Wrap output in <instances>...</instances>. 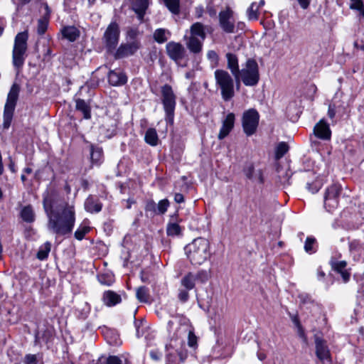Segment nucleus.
Masks as SVG:
<instances>
[{
	"instance_id": "6e6d98bb",
	"label": "nucleus",
	"mask_w": 364,
	"mask_h": 364,
	"mask_svg": "<svg viewBox=\"0 0 364 364\" xmlns=\"http://www.w3.org/2000/svg\"><path fill=\"white\" fill-rule=\"evenodd\" d=\"M336 115L335 106L330 105L328 110V116L330 119H333Z\"/></svg>"
},
{
	"instance_id": "6e6552de",
	"label": "nucleus",
	"mask_w": 364,
	"mask_h": 364,
	"mask_svg": "<svg viewBox=\"0 0 364 364\" xmlns=\"http://www.w3.org/2000/svg\"><path fill=\"white\" fill-rule=\"evenodd\" d=\"M161 100L164 109L166 114V119L171 122L173 119L174 110L176 107V95L172 87L165 85L161 87Z\"/></svg>"
},
{
	"instance_id": "1a4fd4ad",
	"label": "nucleus",
	"mask_w": 364,
	"mask_h": 364,
	"mask_svg": "<svg viewBox=\"0 0 364 364\" xmlns=\"http://www.w3.org/2000/svg\"><path fill=\"white\" fill-rule=\"evenodd\" d=\"M120 31L118 24L112 22L107 27L102 38L103 43L109 53H112L119 43Z\"/></svg>"
},
{
	"instance_id": "0e129e2a",
	"label": "nucleus",
	"mask_w": 364,
	"mask_h": 364,
	"mask_svg": "<svg viewBox=\"0 0 364 364\" xmlns=\"http://www.w3.org/2000/svg\"><path fill=\"white\" fill-rule=\"evenodd\" d=\"M208 11L211 16H214L216 14V11L215 10H212L210 6L208 7Z\"/></svg>"
},
{
	"instance_id": "e2e57ef3",
	"label": "nucleus",
	"mask_w": 364,
	"mask_h": 364,
	"mask_svg": "<svg viewBox=\"0 0 364 364\" xmlns=\"http://www.w3.org/2000/svg\"><path fill=\"white\" fill-rule=\"evenodd\" d=\"M325 274L322 271H320L319 269L318 270V278L319 279H321V278H323L324 277Z\"/></svg>"
},
{
	"instance_id": "e433bc0d",
	"label": "nucleus",
	"mask_w": 364,
	"mask_h": 364,
	"mask_svg": "<svg viewBox=\"0 0 364 364\" xmlns=\"http://www.w3.org/2000/svg\"><path fill=\"white\" fill-rule=\"evenodd\" d=\"M136 296L141 302L146 303L149 299V290L145 287H140L136 289Z\"/></svg>"
},
{
	"instance_id": "dca6fc26",
	"label": "nucleus",
	"mask_w": 364,
	"mask_h": 364,
	"mask_svg": "<svg viewBox=\"0 0 364 364\" xmlns=\"http://www.w3.org/2000/svg\"><path fill=\"white\" fill-rule=\"evenodd\" d=\"M314 133L316 137L323 140L330 139L331 135L329 126L323 119L314 126Z\"/></svg>"
},
{
	"instance_id": "c03bdc74",
	"label": "nucleus",
	"mask_w": 364,
	"mask_h": 364,
	"mask_svg": "<svg viewBox=\"0 0 364 364\" xmlns=\"http://www.w3.org/2000/svg\"><path fill=\"white\" fill-rule=\"evenodd\" d=\"M169 201L167 199L161 200L156 204V215H163L164 214L168 208L169 207Z\"/></svg>"
},
{
	"instance_id": "f03ea898",
	"label": "nucleus",
	"mask_w": 364,
	"mask_h": 364,
	"mask_svg": "<svg viewBox=\"0 0 364 364\" xmlns=\"http://www.w3.org/2000/svg\"><path fill=\"white\" fill-rule=\"evenodd\" d=\"M171 338L166 345V364H179L186 358L184 338H188V344L194 348L197 346V337L189 320L183 317H174L167 326Z\"/></svg>"
},
{
	"instance_id": "de8ad7c7",
	"label": "nucleus",
	"mask_w": 364,
	"mask_h": 364,
	"mask_svg": "<svg viewBox=\"0 0 364 364\" xmlns=\"http://www.w3.org/2000/svg\"><path fill=\"white\" fill-rule=\"evenodd\" d=\"M48 21L46 18H41L38 21L37 32L39 35L45 33L48 28Z\"/></svg>"
},
{
	"instance_id": "a878e982",
	"label": "nucleus",
	"mask_w": 364,
	"mask_h": 364,
	"mask_svg": "<svg viewBox=\"0 0 364 364\" xmlns=\"http://www.w3.org/2000/svg\"><path fill=\"white\" fill-rule=\"evenodd\" d=\"M204 40L195 37H189L186 43L187 48L193 53H198L202 50L203 42Z\"/></svg>"
},
{
	"instance_id": "5701e85b",
	"label": "nucleus",
	"mask_w": 364,
	"mask_h": 364,
	"mask_svg": "<svg viewBox=\"0 0 364 364\" xmlns=\"http://www.w3.org/2000/svg\"><path fill=\"white\" fill-rule=\"evenodd\" d=\"M85 208L92 213H99L102 210V204L97 198L89 196L85 202Z\"/></svg>"
},
{
	"instance_id": "79ce46f5",
	"label": "nucleus",
	"mask_w": 364,
	"mask_h": 364,
	"mask_svg": "<svg viewBox=\"0 0 364 364\" xmlns=\"http://www.w3.org/2000/svg\"><path fill=\"white\" fill-rule=\"evenodd\" d=\"M134 326L136 328V336L138 338L141 337L144 334V331L147 328V325L146 321L143 320L136 321L134 323Z\"/></svg>"
},
{
	"instance_id": "a19ab883",
	"label": "nucleus",
	"mask_w": 364,
	"mask_h": 364,
	"mask_svg": "<svg viewBox=\"0 0 364 364\" xmlns=\"http://www.w3.org/2000/svg\"><path fill=\"white\" fill-rule=\"evenodd\" d=\"M167 34H168V33L165 29L159 28L155 31V32L154 33V39L158 43H164L167 41V39H168Z\"/></svg>"
},
{
	"instance_id": "37998d69",
	"label": "nucleus",
	"mask_w": 364,
	"mask_h": 364,
	"mask_svg": "<svg viewBox=\"0 0 364 364\" xmlns=\"http://www.w3.org/2000/svg\"><path fill=\"white\" fill-rule=\"evenodd\" d=\"M166 6L173 14L179 12V0H164Z\"/></svg>"
},
{
	"instance_id": "c85d7f7f",
	"label": "nucleus",
	"mask_w": 364,
	"mask_h": 364,
	"mask_svg": "<svg viewBox=\"0 0 364 364\" xmlns=\"http://www.w3.org/2000/svg\"><path fill=\"white\" fill-rule=\"evenodd\" d=\"M144 140L146 144L151 146L158 145L159 136L156 130L154 128H149L145 133Z\"/></svg>"
},
{
	"instance_id": "c9c22d12",
	"label": "nucleus",
	"mask_w": 364,
	"mask_h": 364,
	"mask_svg": "<svg viewBox=\"0 0 364 364\" xmlns=\"http://www.w3.org/2000/svg\"><path fill=\"white\" fill-rule=\"evenodd\" d=\"M99 282L107 287L112 285L114 283V276L112 274L105 273L98 276Z\"/></svg>"
},
{
	"instance_id": "f257e3e1",
	"label": "nucleus",
	"mask_w": 364,
	"mask_h": 364,
	"mask_svg": "<svg viewBox=\"0 0 364 364\" xmlns=\"http://www.w3.org/2000/svg\"><path fill=\"white\" fill-rule=\"evenodd\" d=\"M43 205L48 218V229L54 234L65 235L72 232L75 223L74 203H58V194L55 191H46L43 195Z\"/></svg>"
},
{
	"instance_id": "680f3d73",
	"label": "nucleus",
	"mask_w": 364,
	"mask_h": 364,
	"mask_svg": "<svg viewBox=\"0 0 364 364\" xmlns=\"http://www.w3.org/2000/svg\"><path fill=\"white\" fill-rule=\"evenodd\" d=\"M23 173L25 174H30V173H32V169L31 168H29V167L25 168L23 169Z\"/></svg>"
},
{
	"instance_id": "aec40b11",
	"label": "nucleus",
	"mask_w": 364,
	"mask_h": 364,
	"mask_svg": "<svg viewBox=\"0 0 364 364\" xmlns=\"http://www.w3.org/2000/svg\"><path fill=\"white\" fill-rule=\"evenodd\" d=\"M102 301L107 306L112 307L119 304L122 301V297L117 292L107 290L103 293Z\"/></svg>"
},
{
	"instance_id": "bf43d9fd",
	"label": "nucleus",
	"mask_w": 364,
	"mask_h": 364,
	"mask_svg": "<svg viewBox=\"0 0 364 364\" xmlns=\"http://www.w3.org/2000/svg\"><path fill=\"white\" fill-rule=\"evenodd\" d=\"M150 356L154 360H158L161 358V354L156 350H151L150 351Z\"/></svg>"
},
{
	"instance_id": "39448f33",
	"label": "nucleus",
	"mask_w": 364,
	"mask_h": 364,
	"mask_svg": "<svg viewBox=\"0 0 364 364\" xmlns=\"http://www.w3.org/2000/svg\"><path fill=\"white\" fill-rule=\"evenodd\" d=\"M237 84L241 80L246 86H255L259 80L257 63L252 59L247 60L245 65L235 75Z\"/></svg>"
},
{
	"instance_id": "8fccbe9b",
	"label": "nucleus",
	"mask_w": 364,
	"mask_h": 364,
	"mask_svg": "<svg viewBox=\"0 0 364 364\" xmlns=\"http://www.w3.org/2000/svg\"><path fill=\"white\" fill-rule=\"evenodd\" d=\"M207 58L210 61L213 66H215L218 63V55L214 50H209L207 53Z\"/></svg>"
},
{
	"instance_id": "7c9ffc66",
	"label": "nucleus",
	"mask_w": 364,
	"mask_h": 364,
	"mask_svg": "<svg viewBox=\"0 0 364 364\" xmlns=\"http://www.w3.org/2000/svg\"><path fill=\"white\" fill-rule=\"evenodd\" d=\"M75 104L76 109L82 112L84 118L86 119H90L91 110L89 105L85 100L81 99L76 100Z\"/></svg>"
},
{
	"instance_id": "423d86ee",
	"label": "nucleus",
	"mask_w": 364,
	"mask_h": 364,
	"mask_svg": "<svg viewBox=\"0 0 364 364\" xmlns=\"http://www.w3.org/2000/svg\"><path fill=\"white\" fill-rule=\"evenodd\" d=\"M28 34L26 31L18 33L14 38V44L12 50V62L15 68H19L23 66L26 60L27 50V41Z\"/></svg>"
},
{
	"instance_id": "13d9d810",
	"label": "nucleus",
	"mask_w": 364,
	"mask_h": 364,
	"mask_svg": "<svg viewBox=\"0 0 364 364\" xmlns=\"http://www.w3.org/2000/svg\"><path fill=\"white\" fill-rule=\"evenodd\" d=\"M174 200L177 203H181L184 201L183 196L181 193H176L174 196Z\"/></svg>"
},
{
	"instance_id": "603ef678",
	"label": "nucleus",
	"mask_w": 364,
	"mask_h": 364,
	"mask_svg": "<svg viewBox=\"0 0 364 364\" xmlns=\"http://www.w3.org/2000/svg\"><path fill=\"white\" fill-rule=\"evenodd\" d=\"M106 364H123L122 360L115 355L109 356L107 360Z\"/></svg>"
},
{
	"instance_id": "412c9836",
	"label": "nucleus",
	"mask_w": 364,
	"mask_h": 364,
	"mask_svg": "<svg viewBox=\"0 0 364 364\" xmlns=\"http://www.w3.org/2000/svg\"><path fill=\"white\" fill-rule=\"evenodd\" d=\"M132 4L133 10L137 14L138 18L141 21L145 14V11L149 6L148 0H129Z\"/></svg>"
},
{
	"instance_id": "09e8293b",
	"label": "nucleus",
	"mask_w": 364,
	"mask_h": 364,
	"mask_svg": "<svg viewBox=\"0 0 364 364\" xmlns=\"http://www.w3.org/2000/svg\"><path fill=\"white\" fill-rule=\"evenodd\" d=\"M189 289H187L186 288L181 287L178 289V298L180 301L185 303L189 299Z\"/></svg>"
},
{
	"instance_id": "393cba45",
	"label": "nucleus",
	"mask_w": 364,
	"mask_h": 364,
	"mask_svg": "<svg viewBox=\"0 0 364 364\" xmlns=\"http://www.w3.org/2000/svg\"><path fill=\"white\" fill-rule=\"evenodd\" d=\"M347 263L346 261H337L333 264V268L342 277L344 282H348L350 273L346 269Z\"/></svg>"
},
{
	"instance_id": "f8f14e48",
	"label": "nucleus",
	"mask_w": 364,
	"mask_h": 364,
	"mask_svg": "<svg viewBox=\"0 0 364 364\" xmlns=\"http://www.w3.org/2000/svg\"><path fill=\"white\" fill-rule=\"evenodd\" d=\"M341 191V186L333 184L328 187L324 196V207L331 212L338 205V197Z\"/></svg>"
},
{
	"instance_id": "2eb2a0df",
	"label": "nucleus",
	"mask_w": 364,
	"mask_h": 364,
	"mask_svg": "<svg viewBox=\"0 0 364 364\" xmlns=\"http://www.w3.org/2000/svg\"><path fill=\"white\" fill-rule=\"evenodd\" d=\"M166 50L168 56L177 63L184 55L185 49L178 43L169 42L166 45Z\"/></svg>"
},
{
	"instance_id": "3c124183",
	"label": "nucleus",
	"mask_w": 364,
	"mask_h": 364,
	"mask_svg": "<svg viewBox=\"0 0 364 364\" xmlns=\"http://www.w3.org/2000/svg\"><path fill=\"white\" fill-rule=\"evenodd\" d=\"M145 210L146 212L156 215V203L153 200H148L145 206Z\"/></svg>"
},
{
	"instance_id": "0eeeda50",
	"label": "nucleus",
	"mask_w": 364,
	"mask_h": 364,
	"mask_svg": "<svg viewBox=\"0 0 364 364\" xmlns=\"http://www.w3.org/2000/svg\"><path fill=\"white\" fill-rule=\"evenodd\" d=\"M20 92V87L18 84L14 83L7 95L6 102L4 110L3 127L9 129L11 125L14 112L16 105Z\"/></svg>"
},
{
	"instance_id": "ddd939ff",
	"label": "nucleus",
	"mask_w": 364,
	"mask_h": 364,
	"mask_svg": "<svg viewBox=\"0 0 364 364\" xmlns=\"http://www.w3.org/2000/svg\"><path fill=\"white\" fill-rule=\"evenodd\" d=\"M141 44L138 40L127 41L122 43L117 49L112 53L116 59H121L132 55L140 48Z\"/></svg>"
},
{
	"instance_id": "b1692460",
	"label": "nucleus",
	"mask_w": 364,
	"mask_h": 364,
	"mask_svg": "<svg viewBox=\"0 0 364 364\" xmlns=\"http://www.w3.org/2000/svg\"><path fill=\"white\" fill-rule=\"evenodd\" d=\"M349 247L351 254L355 256L364 255V242L360 240H353L349 242Z\"/></svg>"
},
{
	"instance_id": "5fc2aeb1",
	"label": "nucleus",
	"mask_w": 364,
	"mask_h": 364,
	"mask_svg": "<svg viewBox=\"0 0 364 364\" xmlns=\"http://www.w3.org/2000/svg\"><path fill=\"white\" fill-rule=\"evenodd\" d=\"M136 34H137V32L136 30H134V29L129 30L127 32V38H128L127 41L136 40Z\"/></svg>"
},
{
	"instance_id": "4be33fe9",
	"label": "nucleus",
	"mask_w": 364,
	"mask_h": 364,
	"mask_svg": "<svg viewBox=\"0 0 364 364\" xmlns=\"http://www.w3.org/2000/svg\"><path fill=\"white\" fill-rule=\"evenodd\" d=\"M90 161L92 166H99L103 161L102 149L99 146H90Z\"/></svg>"
},
{
	"instance_id": "ea45409f",
	"label": "nucleus",
	"mask_w": 364,
	"mask_h": 364,
	"mask_svg": "<svg viewBox=\"0 0 364 364\" xmlns=\"http://www.w3.org/2000/svg\"><path fill=\"white\" fill-rule=\"evenodd\" d=\"M350 9L359 11L360 15L364 18V3L362 0H350Z\"/></svg>"
},
{
	"instance_id": "774afa93",
	"label": "nucleus",
	"mask_w": 364,
	"mask_h": 364,
	"mask_svg": "<svg viewBox=\"0 0 364 364\" xmlns=\"http://www.w3.org/2000/svg\"><path fill=\"white\" fill-rule=\"evenodd\" d=\"M21 181H22L23 182H25V181H26V175H25V173H24L21 175Z\"/></svg>"
},
{
	"instance_id": "473e14b6",
	"label": "nucleus",
	"mask_w": 364,
	"mask_h": 364,
	"mask_svg": "<svg viewBox=\"0 0 364 364\" xmlns=\"http://www.w3.org/2000/svg\"><path fill=\"white\" fill-rule=\"evenodd\" d=\"M181 227L175 222H170L167 225L166 232L168 236H178L181 234Z\"/></svg>"
},
{
	"instance_id": "72a5a7b5",
	"label": "nucleus",
	"mask_w": 364,
	"mask_h": 364,
	"mask_svg": "<svg viewBox=\"0 0 364 364\" xmlns=\"http://www.w3.org/2000/svg\"><path fill=\"white\" fill-rule=\"evenodd\" d=\"M288 151H289L288 144L284 141L279 142L275 147V151H274L275 159L277 160L280 159L285 155V154Z\"/></svg>"
},
{
	"instance_id": "2f4dec72",
	"label": "nucleus",
	"mask_w": 364,
	"mask_h": 364,
	"mask_svg": "<svg viewBox=\"0 0 364 364\" xmlns=\"http://www.w3.org/2000/svg\"><path fill=\"white\" fill-rule=\"evenodd\" d=\"M63 36L70 41H74L79 36V31L75 26H67L62 30Z\"/></svg>"
},
{
	"instance_id": "864d4df0",
	"label": "nucleus",
	"mask_w": 364,
	"mask_h": 364,
	"mask_svg": "<svg viewBox=\"0 0 364 364\" xmlns=\"http://www.w3.org/2000/svg\"><path fill=\"white\" fill-rule=\"evenodd\" d=\"M26 364H36V355L28 354L25 357Z\"/></svg>"
},
{
	"instance_id": "7ed1b4c3",
	"label": "nucleus",
	"mask_w": 364,
	"mask_h": 364,
	"mask_svg": "<svg viewBox=\"0 0 364 364\" xmlns=\"http://www.w3.org/2000/svg\"><path fill=\"white\" fill-rule=\"evenodd\" d=\"M185 252L193 265H201L211 257L210 242L204 237L194 239L185 247Z\"/></svg>"
},
{
	"instance_id": "a211bd4d",
	"label": "nucleus",
	"mask_w": 364,
	"mask_h": 364,
	"mask_svg": "<svg viewBox=\"0 0 364 364\" xmlns=\"http://www.w3.org/2000/svg\"><path fill=\"white\" fill-rule=\"evenodd\" d=\"M235 123V115L233 113H229L223 122L222 127L218 134V139H223L227 136L232 129Z\"/></svg>"
},
{
	"instance_id": "bb28decb",
	"label": "nucleus",
	"mask_w": 364,
	"mask_h": 364,
	"mask_svg": "<svg viewBox=\"0 0 364 364\" xmlns=\"http://www.w3.org/2000/svg\"><path fill=\"white\" fill-rule=\"evenodd\" d=\"M20 216L24 222L33 223L35 220V213L31 205L23 206L20 211Z\"/></svg>"
},
{
	"instance_id": "6ab92c4d",
	"label": "nucleus",
	"mask_w": 364,
	"mask_h": 364,
	"mask_svg": "<svg viewBox=\"0 0 364 364\" xmlns=\"http://www.w3.org/2000/svg\"><path fill=\"white\" fill-rule=\"evenodd\" d=\"M108 81L112 86H121L127 82V78L120 70H110L108 74Z\"/></svg>"
},
{
	"instance_id": "052dcab7",
	"label": "nucleus",
	"mask_w": 364,
	"mask_h": 364,
	"mask_svg": "<svg viewBox=\"0 0 364 364\" xmlns=\"http://www.w3.org/2000/svg\"><path fill=\"white\" fill-rule=\"evenodd\" d=\"M307 188H308V189H309L311 192H312V193H316V192H317V191L319 190V188H320V187H319V186H315V188H311V184H309V183H308V184H307Z\"/></svg>"
},
{
	"instance_id": "4c0bfd02",
	"label": "nucleus",
	"mask_w": 364,
	"mask_h": 364,
	"mask_svg": "<svg viewBox=\"0 0 364 364\" xmlns=\"http://www.w3.org/2000/svg\"><path fill=\"white\" fill-rule=\"evenodd\" d=\"M259 9V6H257V4L253 2L251 4L250 6L247 10V16L250 21H255L258 18V10Z\"/></svg>"
},
{
	"instance_id": "a18cd8bd",
	"label": "nucleus",
	"mask_w": 364,
	"mask_h": 364,
	"mask_svg": "<svg viewBox=\"0 0 364 364\" xmlns=\"http://www.w3.org/2000/svg\"><path fill=\"white\" fill-rule=\"evenodd\" d=\"M90 230V228L89 226L80 225L75 232V237L78 240H82Z\"/></svg>"
},
{
	"instance_id": "cd10ccee",
	"label": "nucleus",
	"mask_w": 364,
	"mask_h": 364,
	"mask_svg": "<svg viewBox=\"0 0 364 364\" xmlns=\"http://www.w3.org/2000/svg\"><path fill=\"white\" fill-rule=\"evenodd\" d=\"M191 37L198 38L202 40L205 38V27L200 23H195L191 27Z\"/></svg>"
},
{
	"instance_id": "9b49d317",
	"label": "nucleus",
	"mask_w": 364,
	"mask_h": 364,
	"mask_svg": "<svg viewBox=\"0 0 364 364\" xmlns=\"http://www.w3.org/2000/svg\"><path fill=\"white\" fill-rule=\"evenodd\" d=\"M210 277V273L207 270L201 269L197 273L188 272L181 280V287L191 290L195 287L196 282L205 283Z\"/></svg>"
},
{
	"instance_id": "49530a36",
	"label": "nucleus",
	"mask_w": 364,
	"mask_h": 364,
	"mask_svg": "<svg viewBox=\"0 0 364 364\" xmlns=\"http://www.w3.org/2000/svg\"><path fill=\"white\" fill-rule=\"evenodd\" d=\"M316 240L314 237H308L305 241L304 250L307 253L311 254L315 252L314 245Z\"/></svg>"
},
{
	"instance_id": "4468645a",
	"label": "nucleus",
	"mask_w": 364,
	"mask_h": 364,
	"mask_svg": "<svg viewBox=\"0 0 364 364\" xmlns=\"http://www.w3.org/2000/svg\"><path fill=\"white\" fill-rule=\"evenodd\" d=\"M219 24L225 32L228 33H234L235 21L233 18V11L229 7L219 13Z\"/></svg>"
},
{
	"instance_id": "c756f323",
	"label": "nucleus",
	"mask_w": 364,
	"mask_h": 364,
	"mask_svg": "<svg viewBox=\"0 0 364 364\" xmlns=\"http://www.w3.org/2000/svg\"><path fill=\"white\" fill-rule=\"evenodd\" d=\"M226 58L228 60V68L235 76L240 70L237 58L235 55L230 53L226 54Z\"/></svg>"
},
{
	"instance_id": "4d7b16f0",
	"label": "nucleus",
	"mask_w": 364,
	"mask_h": 364,
	"mask_svg": "<svg viewBox=\"0 0 364 364\" xmlns=\"http://www.w3.org/2000/svg\"><path fill=\"white\" fill-rule=\"evenodd\" d=\"M296 1H298L299 4L303 9H307L310 4L309 0H296Z\"/></svg>"
},
{
	"instance_id": "9d476101",
	"label": "nucleus",
	"mask_w": 364,
	"mask_h": 364,
	"mask_svg": "<svg viewBox=\"0 0 364 364\" xmlns=\"http://www.w3.org/2000/svg\"><path fill=\"white\" fill-rule=\"evenodd\" d=\"M259 119V114L255 109H250L243 113L242 128L247 136H251L257 130Z\"/></svg>"
},
{
	"instance_id": "69168bd1",
	"label": "nucleus",
	"mask_w": 364,
	"mask_h": 364,
	"mask_svg": "<svg viewBox=\"0 0 364 364\" xmlns=\"http://www.w3.org/2000/svg\"><path fill=\"white\" fill-rule=\"evenodd\" d=\"M264 5V0H260L259 4H257V6H259L260 7H262Z\"/></svg>"
},
{
	"instance_id": "338daca9",
	"label": "nucleus",
	"mask_w": 364,
	"mask_h": 364,
	"mask_svg": "<svg viewBox=\"0 0 364 364\" xmlns=\"http://www.w3.org/2000/svg\"><path fill=\"white\" fill-rule=\"evenodd\" d=\"M258 358L260 360H263L265 358V355L264 354H259Z\"/></svg>"
},
{
	"instance_id": "20e7f679",
	"label": "nucleus",
	"mask_w": 364,
	"mask_h": 364,
	"mask_svg": "<svg viewBox=\"0 0 364 364\" xmlns=\"http://www.w3.org/2000/svg\"><path fill=\"white\" fill-rule=\"evenodd\" d=\"M215 85L220 90L222 98L229 101L235 95L234 79L230 74L222 69H218L214 73Z\"/></svg>"
},
{
	"instance_id": "58836bf2",
	"label": "nucleus",
	"mask_w": 364,
	"mask_h": 364,
	"mask_svg": "<svg viewBox=\"0 0 364 364\" xmlns=\"http://www.w3.org/2000/svg\"><path fill=\"white\" fill-rule=\"evenodd\" d=\"M245 173L247 178L250 179H256L257 177V180L259 182H262V176L261 171H258L257 173H255L254 167L252 166H250L248 168H247L245 170Z\"/></svg>"
},
{
	"instance_id": "f3484780",
	"label": "nucleus",
	"mask_w": 364,
	"mask_h": 364,
	"mask_svg": "<svg viewBox=\"0 0 364 364\" xmlns=\"http://www.w3.org/2000/svg\"><path fill=\"white\" fill-rule=\"evenodd\" d=\"M315 344L316 353L318 358L321 361H330V351L326 342L321 338L316 337Z\"/></svg>"
},
{
	"instance_id": "f704fd0d",
	"label": "nucleus",
	"mask_w": 364,
	"mask_h": 364,
	"mask_svg": "<svg viewBox=\"0 0 364 364\" xmlns=\"http://www.w3.org/2000/svg\"><path fill=\"white\" fill-rule=\"evenodd\" d=\"M51 249V244L49 242H45L43 245H41L39 248V250L37 253V258L40 260L46 259Z\"/></svg>"
}]
</instances>
